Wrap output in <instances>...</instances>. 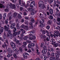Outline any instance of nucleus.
Instances as JSON below:
<instances>
[{"mask_svg":"<svg viewBox=\"0 0 60 60\" xmlns=\"http://www.w3.org/2000/svg\"><path fill=\"white\" fill-rule=\"evenodd\" d=\"M18 18L19 19H21V15H20V14H18Z\"/></svg>","mask_w":60,"mask_h":60,"instance_id":"37","label":"nucleus"},{"mask_svg":"<svg viewBox=\"0 0 60 60\" xmlns=\"http://www.w3.org/2000/svg\"><path fill=\"white\" fill-rule=\"evenodd\" d=\"M54 46V47H57V46H59V44L58 43H57L56 44H55Z\"/></svg>","mask_w":60,"mask_h":60,"instance_id":"34","label":"nucleus"},{"mask_svg":"<svg viewBox=\"0 0 60 60\" xmlns=\"http://www.w3.org/2000/svg\"><path fill=\"white\" fill-rule=\"evenodd\" d=\"M29 36L28 35H27V36H25L23 37V39L24 40H27L28 39V37Z\"/></svg>","mask_w":60,"mask_h":60,"instance_id":"15","label":"nucleus"},{"mask_svg":"<svg viewBox=\"0 0 60 60\" xmlns=\"http://www.w3.org/2000/svg\"><path fill=\"white\" fill-rule=\"evenodd\" d=\"M26 55H28V56H29V55L26 52H25L24 53H23V56L25 58H26V59L27 58V56H26Z\"/></svg>","mask_w":60,"mask_h":60,"instance_id":"6","label":"nucleus"},{"mask_svg":"<svg viewBox=\"0 0 60 60\" xmlns=\"http://www.w3.org/2000/svg\"><path fill=\"white\" fill-rule=\"evenodd\" d=\"M5 23L6 24H8V20H7V19L5 20Z\"/></svg>","mask_w":60,"mask_h":60,"instance_id":"54","label":"nucleus"},{"mask_svg":"<svg viewBox=\"0 0 60 60\" xmlns=\"http://www.w3.org/2000/svg\"><path fill=\"white\" fill-rule=\"evenodd\" d=\"M22 5H21V6H22L23 7H24L26 8L27 7V6L26 5V3H25V2H24V3H22Z\"/></svg>","mask_w":60,"mask_h":60,"instance_id":"8","label":"nucleus"},{"mask_svg":"<svg viewBox=\"0 0 60 60\" xmlns=\"http://www.w3.org/2000/svg\"><path fill=\"white\" fill-rule=\"evenodd\" d=\"M56 29H60V27L59 26H58L56 28Z\"/></svg>","mask_w":60,"mask_h":60,"instance_id":"61","label":"nucleus"},{"mask_svg":"<svg viewBox=\"0 0 60 60\" xmlns=\"http://www.w3.org/2000/svg\"><path fill=\"white\" fill-rule=\"evenodd\" d=\"M47 54L48 56H50V55H51L50 54V53L49 52H48Z\"/></svg>","mask_w":60,"mask_h":60,"instance_id":"56","label":"nucleus"},{"mask_svg":"<svg viewBox=\"0 0 60 60\" xmlns=\"http://www.w3.org/2000/svg\"><path fill=\"white\" fill-rule=\"evenodd\" d=\"M42 34H45V33H46V32H45V31L44 30H43L42 31Z\"/></svg>","mask_w":60,"mask_h":60,"instance_id":"45","label":"nucleus"},{"mask_svg":"<svg viewBox=\"0 0 60 60\" xmlns=\"http://www.w3.org/2000/svg\"><path fill=\"white\" fill-rule=\"evenodd\" d=\"M32 39H33L34 40L36 39V37H35V36H32Z\"/></svg>","mask_w":60,"mask_h":60,"instance_id":"39","label":"nucleus"},{"mask_svg":"<svg viewBox=\"0 0 60 60\" xmlns=\"http://www.w3.org/2000/svg\"><path fill=\"white\" fill-rule=\"evenodd\" d=\"M28 10H29L30 11H31V12H34V10L33 8H28Z\"/></svg>","mask_w":60,"mask_h":60,"instance_id":"14","label":"nucleus"},{"mask_svg":"<svg viewBox=\"0 0 60 60\" xmlns=\"http://www.w3.org/2000/svg\"><path fill=\"white\" fill-rule=\"evenodd\" d=\"M50 59L51 60H55L56 59V57H50Z\"/></svg>","mask_w":60,"mask_h":60,"instance_id":"25","label":"nucleus"},{"mask_svg":"<svg viewBox=\"0 0 60 60\" xmlns=\"http://www.w3.org/2000/svg\"><path fill=\"white\" fill-rule=\"evenodd\" d=\"M17 15V13L16 12H14L13 14V17L14 18H15Z\"/></svg>","mask_w":60,"mask_h":60,"instance_id":"22","label":"nucleus"},{"mask_svg":"<svg viewBox=\"0 0 60 60\" xmlns=\"http://www.w3.org/2000/svg\"><path fill=\"white\" fill-rule=\"evenodd\" d=\"M30 4L33 5L34 6H35V4H35V2L34 1L31 2Z\"/></svg>","mask_w":60,"mask_h":60,"instance_id":"33","label":"nucleus"},{"mask_svg":"<svg viewBox=\"0 0 60 60\" xmlns=\"http://www.w3.org/2000/svg\"><path fill=\"white\" fill-rule=\"evenodd\" d=\"M46 28L48 30V29H49L50 28V27H49V26H47Z\"/></svg>","mask_w":60,"mask_h":60,"instance_id":"58","label":"nucleus"},{"mask_svg":"<svg viewBox=\"0 0 60 60\" xmlns=\"http://www.w3.org/2000/svg\"><path fill=\"white\" fill-rule=\"evenodd\" d=\"M14 57L15 58H17V55L15 54H14L13 55Z\"/></svg>","mask_w":60,"mask_h":60,"instance_id":"41","label":"nucleus"},{"mask_svg":"<svg viewBox=\"0 0 60 60\" xmlns=\"http://www.w3.org/2000/svg\"><path fill=\"white\" fill-rule=\"evenodd\" d=\"M50 37H47L46 38V40L47 41H50Z\"/></svg>","mask_w":60,"mask_h":60,"instance_id":"32","label":"nucleus"},{"mask_svg":"<svg viewBox=\"0 0 60 60\" xmlns=\"http://www.w3.org/2000/svg\"><path fill=\"white\" fill-rule=\"evenodd\" d=\"M52 23V21L51 20H49L47 22V24L49 25H50Z\"/></svg>","mask_w":60,"mask_h":60,"instance_id":"24","label":"nucleus"},{"mask_svg":"<svg viewBox=\"0 0 60 60\" xmlns=\"http://www.w3.org/2000/svg\"><path fill=\"white\" fill-rule=\"evenodd\" d=\"M55 55L56 57V58H58L59 57V55H58L57 53H55Z\"/></svg>","mask_w":60,"mask_h":60,"instance_id":"35","label":"nucleus"},{"mask_svg":"<svg viewBox=\"0 0 60 60\" xmlns=\"http://www.w3.org/2000/svg\"><path fill=\"white\" fill-rule=\"evenodd\" d=\"M24 26H25V25L24 24H23L22 25H21L20 26V27L21 28H24Z\"/></svg>","mask_w":60,"mask_h":60,"instance_id":"48","label":"nucleus"},{"mask_svg":"<svg viewBox=\"0 0 60 60\" xmlns=\"http://www.w3.org/2000/svg\"><path fill=\"white\" fill-rule=\"evenodd\" d=\"M49 7L47 6L46 8V10L47 11H49Z\"/></svg>","mask_w":60,"mask_h":60,"instance_id":"46","label":"nucleus"},{"mask_svg":"<svg viewBox=\"0 0 60 60\" xmlns=\"http://www.w3.org/2000/svg\"><path fill=\"white\" fill-rule=\"evenodd\" d=\"M7 57H8V58L10 57H11V56H12L11 54L9 52H7Z\"/></svg>","mask_w":60,"mask_h":60,"instance_id":"12","label":"nucleus"},{"mask_svg":"<svg viewBox=\"0 0 60 60\" xmlns=\"http://www.w3.org/2000/svg\"><path fill=\"white\" fill-rule=\"evenodd\" d=\"M4 28L5 30H6L7 32H8V34L7 35V37H9L10 35V34H11V30H9V27H7L6 26H4Z\"/></svg>","mask_w":60,"mask_h":60,"instance_id":"2","label":"nucleus"},{"mask_svg":"<svg viewBox=\"0 0 60 60\" xmlns=\"http://www.w3.org/2000/svg\"><path fill=\"white\" fill-rule=\"evenodd\" d=\"M49 18L50 19H53V16L51 15H50L49 16Z\"/></svg>","mask_w":60,"mask_h":60,"instance_id":"23","label":"nucleus"},{"mask_svg":"<svg viewBox=\"0 0 60 60\" xmlns=\"http://www.w3.org/2000/svg\"><path fill=\"white\" fill-rule=\"evenodd\" d=\"M9 11V9L8 8L5 9L4 10V11L5 12H8Z\"/></svg>","mask_w":60,"mask_h":60,"instance_id":"42","label":"nucleus"},{"mask_svg":"<svg viewBox=\"0 0 60 60\" xmlns=\"http://www.w3.org/2000/svg\"><path fill=\"white\" fill-rule=\"evenodd\" d=\"M7 4V6H8V7H9V6L11 7V5H12V4Z\"/></svg>","mask_w":60,"mask_h":60,"instance_id":"31","label":"nucleus"},{"mask_svg":"<svg viewBox=\"0 0 60 60\" xmlns=\"http://www.w3.org/2000/svg\"><path fill=\"white\" fill-rule=\"evenodd\" d=\"M31 15H34V12H32L31 13Z\"/></svg>","mask_w":60,"mask_h":60,"instance_id":"62","label":"nucleus"},{"mask_svg":"<svg viewBox=\"0 0 60 60\" xmlns=\"http://www.w3.org/2000/svg\"><path fill=\"white\" fill-rule=\"evenodd\" d=\"M12 19V17H11V16H10L9 17V20H11V19Z\"/></svg>","mask_w":60,"mask_h":60,"instance_id":"59","label":"nucleus"},{"mask_svg":"<svg viewBox=\"0 0 60 60\" xmlns=\"http://www.w3.org/2000/svg\"><path fill=\"white\" fill-rule=\"evenodd\" d=\"M19 39L21 41H22L23 40H22V38L21 37H20V38H19Z\"/></svg>","mask_w":60,"mask_h":60,"instance_id":"64","label":"nucleus"},{"mask_svg":"<svg viewBox=\"0 0 60 60\" xmlns=\"http://www.w3.org/2000/svg\"><path fill=\"white\" fill-rule=\"evenodd\" d=\"M33 4H30V7H31L32 8H33Z\"/></svg>","mask_w":60,"mask_h":60,"instance_id":"63","label":"nucleus"},{"mask_svg":"<svg viewBox=\"0 0 60 60\" xmlns=\"http://www.w3.org/2000/svg\"><path fill=\"white\" fill-rule=\"evenodd\" d=\"M20 10L21 11H22L23 10V9H24V8H23L22 7H20Z\"/></svg>","mask_w":60,"mask_h":60,"instance_id":"43","label":"nucleus"},{"mask_svg":"<svg viewBox=\"0 0 60 60\" xmlns=\"http://www.w3.org/2000/svg\"><path fill=\"white\" fill-rule=\"evenodd\" d=\"M13 38V36L12 35V34H10V39H12Z\"/></svg>","mask_w":60,"mask_h":60,"instance_id":"28","label":"nucleus"},{"mask_svg":"<svg viewBox=\"0 0 60 60\" xmlns=\"http://www.w3.org/2000/svg\"><path fill=\"white\" fill-rule=\"evenodd\" d=\"M21 31H16L15 33H14L13 34V35L14 36H16V35H19V34H20Z\"/></svg>","mask_w":60,"mask_h":60,"instance_id":"4","label":"nucleus"},{"mask_svg":"<svg viewBox=\"0 0 60 60\" xmlns=\"http://www.w3.org/2000/svg\"><path fill=\"white\" fill-rule=\"evenodd\" d=\"M25 19H26L27 20H28V19H29V18L27 16H25Z\"/></svg>","mask_w":60,"mask_h":60,"instance_id":"50","label":"nucleus"},{"mask_svg":"<svg viewBox=\"0 0 60 60\" xmlns=\"http://www.w3.org/2000/svg\"><path fill=\"white\" fill-rule=\"evenodd\" d=\"M8 53H12V51L9 48L8 49Z\"/></svg>","mask_w":60,"mask_h":60,"instance_id":"17","label":"nucleus"},{"mask_svg":"<svg viewBox=\"0 0 60 60\" xmlns=\"http://www.w3.org/2000/svg\"><path fill=\"white\" fill-rule=\"evenodd\" d=\"M18 2V4L21 5V4H21V0H19Z\"/></svg>","mask_w":60,"mask_h":60,"instance_id":"27","label":"nucleus"},{"mask_svg":"<svg viewBox=\"0 0 60 60\" xmlns=\"http://www.w3.org/2000/svg\"><path fill=\"white\" fill-rule=\"evenodd\" d=\"M31 21L32 23H34V22L35 21L33 19H31Z\"/></svg>","mask_w":60,"mask_h":60,"instance_id":"52","label":"nucleus"},{"mask_svg":"<svg viewBox=\"0 0 60 60\" xmlns=\"http://www.w3.org/2000/svg\"><path fill=\"white\" fill-rule=\"evenodd\" d=\"M15 53L17 54H18L19 53V51L18 50H17L15 51Z\"/></svg>","mask_w":60,"mask_h":60,"instance_id":"26","label":"nucleus"},{"mask_svg":"<svg viewBox=\"0 0 60 60\" xmlns=\"http://www.w3.org/2000/svg\"><path fill=\"white\" fill-rule=\"evenodd\" d=\"M26 55H28V56H29V55L26 52H25L24 53H23V56L25 58H26V59L27 58V56H26Z\"/></svg>","mask_w":60,"mask_h":60,"instance_id":"5","label":"nucleus"},{"mask_svg":"<svg viewBox=\"0 0 60 60\" xmlns=\"http://www.w3.org/2000/svg\"><path fill=\"white\" fill-rule=\"evenodd\" d=\"M6 17V14L5 13H4L3 16V18L4 19H5Z\"/></svg>","mask_w":60,"mask_h":60,"instance_id":"19","label":"nucleus"},{"mask_svg":"<svg viewBox=\"0 0 60 60\" xmlns=\"http://www.w3.org/2000/svg\"><path fill=\"white\" fill-rule=\"evenodd\" d=\"M11 12H10L8 13V17H9L11 16Z\"/></svg>","mask_w":60,"mask_h":60,"instance_id":"40","label":"nucleus"},{"mask_svg":"<svg viewBox=\"0 0 60 60\" xmlns=\"http://www.w3.org/2000/svg\"><path fill=\"white\" fill-rule=\"evenodd\" d=\"M17 31V29H16V28L14 27V30H13V32L14 33H15L16 31Z\"/></svg>","mask_w":60,"mask_h":60,"instance_id":"38","label":"nucleus"},{"mask_svg":"<svg viewBox=\"0 0 60 60\" xmlns=\"http://www.w3.org/2000/svg\"><path fill=\"white\" fill-rule=\"evenodd\" d=\"M15 26V23H13L11 24L10 26V27L11 29H13L14 28V26Z\"/></svg>","mask_w":60,"mask_h":60,"instance_id":"10","label":"nucleus"},{"mask_svg":"<svg viewBox=\"0 0 60 60\" xmlns=\"http://www.w3.org/2000/svg\"><path fill=\"white\" fill-rule=\"evenodd\" d=\"M39 4V6L42 9H44V8L46 9V7L43 4V2L42 1H40L38 2Z\"/></svg>","mask_w":60,"mask_h":60,"instance_id":"1","label":"nucleus"},{"mask_svg":"<svg viewBox=\"0 0 60 60\" xmlns=\"http://www.w3.org/2000/svg\"><path fill=\"white\" fill-rule=\"evenodd\" d=\"M19 50H20V52H22L23 51V50H22V48H21V47H20L19 48Z\"/></svg>","mask_w":60,"mask_h":60,"instance_id":"49","label":"nucleus"},{"mask_svg":"<svg viewBox=\"0 0 60 60\" xmlns=\"http://www.w3.org/2000/svg\"><path fill=\"white\" fill-rule=\"evenodd\" d=\"M57 20L58 22H60V18H58L57 19Z\"/></svg>","mask_w":60,"mask_h":60,"instance_id":"55","label":"nucleus"},{"mask_svg":"<svg viewBox=\"0 0 60 60\" xmlns=\"http://www.w3.org/2000/svg\"><path fill=\"white\" fill-rule=\"evenodd\" d=\"M5 8V6L4 5H3V4L0 3V8Z\"/></svg>","mask_w":60,"mask_h":60,"instance_id":"18","label":"nucleus"},{"mask_svg":"<svg viewBox=\"0 0 60 60\" xmlns=\"http://www.w3.org/2000/svg\"><path fill=\"white\" fill-rule=\"evenodd\" d=\"M56 53H58V55L60 56V51H56Z\"/></svg>","mask_w":60,"mask_h":60,"instance_id":"51","label":"nucleus"},{"mask_svg":"<svg viewBox=\"0 0 60 60\" xmlns=\"http://www.w3.org/2000/svg\"><path fill=\"white\" fill-rule=\"evenodd\" d=\"M31 45L30 44H29L28 45V47L29 48H31Z\"/></svg>","mask_w":60,"mask_h":60,"instance_id":"53","label":"nucleus"},{"mask_svg":"<svg viewBox=\"0 0 60 60\" xmlns=\"http://www.w3.org/2000/svg\"><path fill=\"white\" fill-rule=\"evenodd\" d=\"M35 32V30H33L32 31H31L29 33V35H28L29 36H31L32 35V34H33Z\"/></svg>","mask_w":60,"mask_h":60,"instance_id":"9","label":"nucleus"},{"mask_svg":"<svg viewBox=\"0 0 60 60\" xmlns=\"http://www.w3.org/2000/svg\"><path fill=\"white\" fill-rule=\"evenodd\" d=\"M49 13L51 15H52L53 13V11L52 8H50L49 10Z\"/></svg>","mask_w":60,"mask_h":60,"instance_id":"13","label":"nucleus"},{"mask_svg":"<svg viewBox=\"0 0 60 60\" xmlns=\"http://www.w3.org/2000/svg\"><path fill=\"white\" fill-rule=\"evenodd\" d=\"M4 28L3 27H1L0 29V32L1 33H3L4 31Z\"/></svg>","mask_w":60,"mask_h":60,"instance_id":"21","label":"nucleus"},{"mask_svg":"<svg viewBox=\"0 0 60 60\" xmlns=\"http://www.w3.org/2000/svg\"><path fill=\"white\" fill-rule=\"evenodd\" d=\"M2 19V14H0V20H1Z\"/></svg>","mask_w":60,"mask_h":60,"instance_id":"60","label":"nucleus"},{"mask_svg":"<svg viewBox=\"0 0 60 60\" xmlns=\"http://www.w3.org/2000/svg\"><path fill=\"white\" fill-rule=\"evenodd\" d=\"M51 56H55V53L54 52H52L51 54Z\"/></svg>","mask_w":60,"mask_h":60,"instance_id":"36","label":"nucleus"},{"mask_svg":"<svg viewBox=\"0 0 60 60\" xmlns=\"http://www.w3.org/2000/svg\"><path fill=\"white\" fill-rule=\"evenodd\" d=\"M5 46L6 47L7 46V45H6V43H5V42H4V45H2L3 48H5Z\"/></svg>","mask_w":60,"mask_h":60,"instance_id":"20","label":"nucleus"},{"mask_svg":"<svg viewBox=\"0 0 60 60\" xmlns=\"http://www.w3.org/2000/svg\"><path fill=\"white\" fill-rule=\"evenodd\" d=\"M55 33L56 34H59V31L58 30H56L55 32Z\"/></svg>","mask_w":60,"mask_h":60,"instance_id":"47","label":"nucleus"},{"mask_svg":"<svg viewBox=\"0 0 60 60\" xmlns=\"http://www.w3.org/2000/svg\"><path fill=\"white\" fill-rule=\"evenodd\" d=\"M15 21L16 22V23H17L16 25V27L17 29H19L20 28V26L19 25V20H18V19L17 18H15Z\"/></svg>","mask_w":60,"mask_h":60,"instance_id":"3","label":"nucleus"},{"mask_svg":"<svg viewBox=\"0 0 60 60\" xmlns=\"http://www.w3.org/2000/svg\"><path fill=\"white\" fill-rule=\"evenodd\" d=\"M25 28L26 29V30H28V29H29V28L28 27V26H25Z\"/></svg>","mask_w":60,"mask_h":60,"instance_id":"57","label":"nucleus"},{"mask_svg":"<svg viewBox=\"0 0 60 60\" xmlns=\"http://www.w3.org/2000/svg\"><path fill=\"white\" fill-rule=\"evenodd\" d=\"M11 8L12 9H15L16 8V6L15 4H12V5H11Z\"/></svg>","mask_w":60,"mask_h":60,"instance_id":"16","label":"nucleus"},{"mask_svg":"<svg viewBox=\"0 0 60 60\" xmlns=\"http://www.w3.org/2000/svg\"><path fill=\"white\" fill-rule=\"evenodd\" d=\"M44 50H43L41 52L42 54L45 53L47 52V50L46 47L45 48L43 49Z\"/></svg>","mask_w":60,"mask_h":60,"instance_id":"7","label":"nucleus"},{"mask_svg":"<svg viewBox=\"0 0 60 60\" xmlns=\"http://www.w3.org/2000/svg\"><path fill=\"white\" fill-rule=\"evenodd\" d=\"M11 45L12 48H15L16 47L15 43L13 42H11Z\"/></svg>","mask_w":60,"mask_h":60,"instance_id":"11","label":"nucleus"},{"mask_svg":"<svg viewBox=\"0 0 60 60\" xmlns=\"http://www.w3.org/2000/svg\"><path fill=\"white\" fill-rule=\"evenodd\" d=\"M6 35L5 34H4L3 35V38L4 39H5L6 38Z\"/></svg>","mask_w":60,"mask_h":60,"instance_id":"29","label":"nucleus"},{"mask_svg":"<svg viewBox=\"0 0 60 60\" xmlns=\"http://www.w3.org/2000/svg\"><path fill=\"white\" fill-rule=\"evenodd\" d=\"M56 3H57L58 4H60V1H58V0H57L56 1Z\"/></svg>","mask_w":60,"mask_h":60,"instance_id":"44","label":"nucleus"},{"mask_svg":"<svg viewBox=\"0 0 60 60\" xmlns=\"http://www.w3.org/2000/svg\"><path fill=\"white\" fill-rule=\"evenodd\" d=\"M41 47H42V48H43V49H45V48H46V46L45 45H41Z\"/></svg>","mask_w":60,"mask_h":60,"instance_id":"30","label":"nucleus"}]
</instances>
